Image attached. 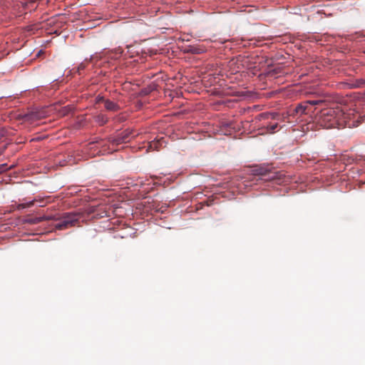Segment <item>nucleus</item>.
Instances as JSON below:
<instances>
[{"mask_svg": "<svg viewBox=\"0 0 365 365\" xmlns=\"http://www.w3.org/2000/svg\"><path fill=\"white\" fill-rule=\"evenodd\" d=\"M191 51L194 53H200V49H198V48L192 49Z\"/></svg>", "mask_w": 365, "mask_h": 365, "instance_id": "17", "label": "nucleus"}, {"mask_svg": "<svg viewBox=\"0 0 365 365\" xmlns=\"http://www.w3.org/2000/svg\"><path fill=\"white\" fill-rule=\"evenodd\" d=\"M108 120V118L107 116L103 114H99L96 117V121L100 125H103L106 124Z\"/></svg>", "mask_w": 365, "mask_h": 365, "instance_id": "9", "label": "nucleus"}, {"mask_svg": "<svg viewBox=\"0 0 365 365\" xmlns=\"http://www.w3.org/2000/svg\"><path fill=\"white\" fill-rule=\"evenodd\" d=\"M86 64H87V62H83V63H81L78 66V72H79L81 70H83V69L86 68Z\"/></svg>", "mask_w": 365, "mask_h": 365, "instance_id": "16", "label": "nucleus"}, {"mask_svg": "<svg viewBox=\"0 0 365 365\" xmlns=\"http://www.w3.org/2000/svg\"><path fill=\"white\" fill-rule=\"evenodd\" d=\"M354 118V110L348 109L346 106L336 105L322 109L316 116V122L324 128H351L355 125Z\"/></svg>", "mask_w": 365, "mask_h": 365, "instance_id": "1", "label": "nucleus"}, {"mask_svg": "<svg viewBox=\"0 0 365 365\" xmlns=\"http://www.w3.org/2000/svg\"><path fill=\"white\" fill-rule=\"evenodd\" d=\"M354 86L356 88L365 87V76L356 79Z\"/></svg>", "mask_w": 365, "mask_h": 365, "instance_id": "10", "label": "nucleus"}, {"mask_svg": "<svg viewBox=\"0 0 365 365\" xmlns=\"http://www.w3.org/2000/svg\"><path fill=\"white\" fill-rule=\"evenodd\" d=\"M264 117L267 119H277L279 115L277 113H268L263 114Z\"/></svg>", "mask_w": 365, "mask_h": 365, "instance_id": "13", "label": "nucleus"}, {"mask_svg": "<svg viewBox=\"0 0 365 365\" xmlns=\"http://www.w3.org/2000/svg\"><path fill=\"white\" fill-rule=\"evenodd\" d=\"M277 127H278L277 123L269 124L267 126V133H274L275 132L276 128H277Z\"/></svg>", "mask_w": 365, "mask_h": 365, "instance_id": "12", "label": "nucleus"}, {"mask_svg": "<svg viewBox=\"0 0 365 365\" xmlns=\"http://www.w3.org/2000/svg\"><path fill=\"white\" fill-rule=\"evenodd\" d=\"M104 106L108 110L110 111H116L119 109L118 105L110 100H105Z\"/></svg>", "mask_w": 365, "mask_h": 365, "instance_id": "8", "label": "nucleus"}, {"mask_svg": "<svg viewBox=\"0 0 365 365\" xmlns=\"http://www.w3.org/2000/svg\"><path fill=\"white\" fill-rule=\"evenodd\" d=\"M34 205V201L32 200V201H29L28 202L21 203V204L18 205L17 208L19 210L25 209V208L31 207Z\"/></svg>", "mask_w": 365, "mask_h": 365, "instance_id": "11", "label": "nucleus"}, {"mask_svg": "<svg viewBox=\"0 0 365 365\" xmlns=\"http://www.w3.org/2000/svg\"><path fill=\"white\" fill-rule=\"evenodd\" d=\"M252 173L255 175L262 177L264 180H269L276 178L275 173L271 172V169L267 166H256L253 168Z\"/></svg>", "mask_w": 365, "mask_h": 365, "instance_id": "4", "label": "nucleus"}, {"mask_svg": "<svg viewBox=\"0 0 365 365\" xmlns=\"http://www.w3.org/2000/svg\"><path fill=\"white\" fill-rule=\"evenodd\" d=\"M322 100L306 101L299 103L294 108L289 110V115L293 118H300L303 115H308L313 113L311 106H316L323 103Z\"/></svg>", "mask_w": 365, "mask_h": 365, "instance_id": "3", "label": "nucleus"}, {"mask_svg": "<svg viewBox=\"0 0 365 365\" xmlns=\"http://www.w3.org/2000/svg\"><path fill=\"white\" fill-rule=\"evenodd\" d=\"M82 217L79 212H66L55 224L56 229L63 230L73 227Z\"/></svg>", "mask_w": 365, "mask_h": 365, "instance_id": "2", "label": "nucleus"}, {"mask_svg": "<svg viewBox=\"0 0 365 365\" xmlns=\"http://www.w3.org/2000/svg\"><path fill=\"white\" fill-rule=\"evenodd\" d=\"M11 168L8 167L6 163L0 164V174L5 172L6 170L10 169Z\"/></svg>", "mask_w": 365, "mask_h": 365, "instance_id": "14", "label": "nucleus"}, {"mask_svg": "<svg viewBox=\"0 0 365 365\" xmlns=\"http://www.w3.org/2000/svg\"><path fill=\"white\" fill-rule=\"evenodd\" d=\"M42 117L43 115L40 112L31 111L23 115L21 118L26 122H34L41 118Z\"/></svg>", "mask_w": 365, "mask_h": 365, "instance_id": "6", "label": "nucleus"}, {"mask_svg": "<svg viewBox=\"0 0 365 365\" xmlns=\"http://www.w3.org/2000/svg\"><path fill=\"white\" fill-rule=\"evenodd\" d=\"M132 133V130L126 129L123 132L118 133L115 137L111 138L110 139V142L114 145L125 143L127 142H129Z\"/></svg>", "mask_w": 365, "mask_h": 365, "instance_id": "5", "label": "nucleus"}, {"mask_svg": "<svg viewBox=\"0 0 365 365\" xmlns=\"http://www.w3.org/2000/svg\"><path fill=\"white\" fill-rule=\"evenodd\" d=\"M165 140L163 138H160V139L153 140L149 143L147 151L158 150L160 148L163 146Z\"/></svg>", "mask_w": 365, "mask_h": 365, "instance_id": "7", "label": "nucleus"}, {"mask_svg": "<svg viewBox=\"0 0 365 365\" xmlns=\"http://www.w3.org/2000/svg\"><path fill=\"white\" fill-rule=\"evenodd\" d=\"M42 220H43L42 217H35V218L31 220L29 222L33 224H37V223L42 222Z\"/></svg>", "mask_w": 365, "mask_h": 365, "instance_id": "15", "label": "nucleus"}]
</instances>
